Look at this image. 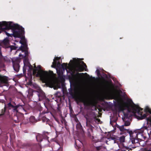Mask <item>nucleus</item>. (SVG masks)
<instances>
[{
    "label": "nucleus",
    "mask_w": 151,
    "mask_h": 151,
    "mask_svg": "<svg viewBox=\"0 0 151 151\" xmlns=\"http://www.w3.org/2000/svg\"><path fill=\"white\" fill-rule=\"evenodd\" d=\"M120 129L121 130L123 131V132H127V133H128L130 135V140L131 141L132 143L134 144H136L137 146L138 145L139 141L137 139L138 138V136L142 135V134H141L138 131L137 133L136 132H133L132 131L130 130L129 129H124L123 126H122Z\"/></svg>",
    "instance_id": "7"
},
{
    "label": "nucleus",
    "mask_w": 151,
    "mask_h": 151,
    "mask_svg": "<svg viewBox=\"0 0 151 151\" xmlns=\"http://www.w3.org/2000/svg\"><path fill=\"white\" fill-rule=\"evenodd\" d=\"M56 70H57V72L58 75H59V72L58 70V69H56Z\"/></svg>",
    "instance_id": "35"
},
{
    "label": "nucleus",
    "mask_w": 151,
    "mask_h": 151,
    "mask_svg": "<svg viewBox=\"0 0 151 151\" xmlns=\"http://www.w3.org/2000/svg\"><path fill=\"white\" fill-rule=\"evenodd\" d=\"M41 66L38 65L37 68L33 70V73L36 74V76H39L46 83L49 85L50 87L53 86L55 83V80L53 77V73L52 71H43L41 70Z\"/></svg>",
    "instance_id": "3"
},
{
    "label": "nucleus",
    "mask_w": 151,
    "mask_h": 151,
    "mask_svg": "<svg viewBox=\"0 0 151 151\" xmlns=\"http://www.w3.org/2000/svg\"><path fill=\"white\" fill-rule=\"evenodd\" d=\"M96 150L99 151L100 150L102 149V147L101 146L96 147Z\"/></svg>",
    "instance_id": "27"
},
{
    "label": "nucleus",
    "mask_w": 151,
    "mask_h": 151,
    "mask_svg": "<svg viewBox=\"0 0 151 151\" xmlns=\"http://www.w3.org/2000/svg\"><path fill=\"white\" fill-rule=\"evenodd\" d=\"M22 41L19 42L20 44H22V45L21 46V47L22 46V45H24V49L25 50H27V45L26 44V42H25V40H22Z\"/></svg>",
    "instance_id": "21"
},
{
    "label": "nucleus",
    "mask_w": 151,
    "mask_h": 151,
    "mask_svg": "<svg viewBox=\"0 0 151 151\" xmlns=\"http://www.w3.org/2000/svg\"><path fill=\"white\" fill-rule=\"evenodd\" d=\"M44 105H45V107L47 109L46 111L45 110V111H43L41 113H40L41 115L43 114H45L47 113H48L49 112V111H48V108H47V106H46V105H45V104H44Z\"/></svg>",
    "instance_id": "25"
},
{
    "label": "nucleus",
    "mask_w": 151,
    "mask_h": 151,
    "mask_svg": "<svg viewBox=\"0 0 151 151\" xmlns=\"http://www.w3.org/2000/svg\"><path fill=\"white\" fill-rule=\"evenodd\" d=\"M77 103L82 102L87 105H93L96 101V95H71Z\"/></svg>",
    "instance_id": "4"
},
{
    "label": "nucleus",
    "mask_w": 151,
    "mask_h": 151,
    "mask_svg": "<svg viewBox=\"0 0 151 151\" xmlns=\"http://www.w3.org/2000/svg\"><path fill=\"white\" fill-rule=\"evenodd\" d=\"M13 102L12 103L11 102H9L7 104L6 106V105L5 104L4 107V113L6 110L7 108H8L9 109H12V111L15 113H17L19 110L21 109H24V104L21 105L19 104L16 105V104L14 102V105L12 104Z\"/></svg>",
    "instance_id": "9"
},
{
    "label": "nucleus",
    "mask_w": 151,
    "mask_h": 151,
    "mask_svg": "<svg viewBox=\"0 0 151 151\" xmlns=\"http://www.w3.org/2000/svg\"><path fill=\"white\" fill-rule=\"evenodd\" d=\"M9 41L8 40V37H7L3 41V44L5 46V47L6 48L10 47L11 49V50L14 49L15 48H18V47L16 46H15V47L12 46H9Z\"/></svg>",
    "instance_id": "13"
},
{
    "label": "nucleus",
    "mask_w": 151,
    "mask_h": 151,
    "mask_svg": "<svg viewBox=\"0 0 151 151\" xmlns=\"http://www.w3.org/2000/svg\"><path fill=\"white\" fill-rule=\"evenodd\" d=\"M84 116L86 119V125L88 127H91V124L94 125L100 121L96 117L95 113L92 111H88Z\"/></svg>",
    "instance_id": "5"
},
{
    "label": "nucleus",
    "mask_w": 151,
    "mask_h": 151,
    "mask_svg": "<svg viewBox=\"0 0 151 151\" xmlns=\"http://www.w3.org/2000/svg\"><path fill=\"white\" fill-rule=\"evenodd\" d=\"M104 91L109 94H125V91L118 89L115 86L112 84L105 86L103 87Z\"/></svg>",
    "instance_id": "6"
},
{
    "label": "nucleus",
    "mask_w": 151,
    "mask_h": 151,
    "mask_svg": "<svg viewBox=\"0 0 151 151\" xmlns=\"http://www.w3.org/2000/svg\"><path fill=\"white\" fill-rule=\"evenodd\" d=\"M119 139H119V141L121 142H124L125 141V136H122L121 137H118Z\"/></svg>",
    "instance_id": "22"
},
{
    "label": "nucleus",
    "mask_w": 151,
    "mask_h": 151,
    "mask_svg": "<svg viewBox=\"0 0 151 151\" xmlns=\"http://www.w3.org/2000/svg\"><path fill=\"white\" fill-rule=\"evenodd\" d=\"M86 127L87 128L88 132L87 133L88 137L90 138L93 139L94 138L93 136V127L91 125V126L88 127L86 125Z\"/></svg>",
    "instance_id": "14"
},
{
    "label": "nucleus",
    "mask_w": 151,
    "mask_h": 151,
    "mask_svg": "<svg viewBox=\"0 0 151 151\" xmlns=\"http://www.w3.org/2000/svg\"><path fill=\"white\" fill-rule=\"evenodd\" d=\"M95 72L98 76L100 74V71L99 69H97Z\"/></svg>",
    "instance_id": "29"
},
{
    "label": "nucleus",
    "mask_w": 151,
    "mask_h": 151,
    "mask_svg": "<svg viewBox=\"0 0 151 151\" xmlns=\"http://www.w3.org/2000/svg\"><path fill=\"white\" fill-rule=\"evenodd\" d=\"M33 117H33L32 116V117H31V118H33Z\"/></svg>",
    "instance_id": "39"
},
{
    "label": "nucleus",
    "mask_w": 151,
    "mask_h": 151,
    "mask_svg": "<svg viewBox=\"0 0 151 151\" xmlns=\"http://www.w3.org/2000/svg\"><path fill=\"white\" fill-rule=\"evenodd\" d=\"M142 151H151V149L149 148H146L143 149Z\"/></svg>",
    "instance_id": "28"
},
{
    "label": "nucleus",
    "mask_w": 151,
    "mask_h": 151,
    "mask_svg": "<svg viewBox=\"0 0 151 151\" xmlns=\"http://www.w3.org/2000/svg\"><path fill=\"white\" fill-rule=\"evenodd\" d=\"M57 109L58 111H59V112H60V107H59L58 106V107L57 108Z\"/></svg>",
    "instance_id": "33"
},
{
    "label": "nucleus",
    "mask_w": 151,
    "mask_h": 151,
    "mask_svg": "<svg viewBox=\"0 0 151 151\" xmlns=\"http://www.w3.org/2000/svg\"><path fill=\"white\" fill-rule=\"evenodd\" d=\"M73 60L74 63H77L79 65L78 70L79 71H82L83 70H86V64L84 63L83 61H81L80 63L78 62L79 59L76 58H73Z\"/></svg>",
    "instance_id": "11"
},
{
    "label": "nucleus",
    "mask_w": 151,
    "mask_h": 151,
    "mask_svg": "<svg viewBox=\"0 0 151 151\" xmlns=\"http://www.w3.org/2000/svg\"><path fill=\"white\" fill-rule=\"evenodd\" d=\"M17 119V120H15L17 122H19L22 121L24 119V115L22 114H17L15 116Z\"/></svg>",
    "instance_id": "17"
},
{
    "label": "nucleus",
    "mask_w": 151,
    "mask_h": 151,
    "mask_svg": "<svg viewBox=\"0 0 151 151\" xmlns=\"http://www.w3.org/2000/svg\"><path fill=\"white\" fill-rule=\"evenodd\" d=\"M146 110L148 111L149 113L151 114V110L150 109L147 108H146Z\"/></svg>",
    "instance_id": "31"
},
{
    "label": "nucleus",
    "mask_w": 151,
    "mask_h": 151,
    "mask_svg": "<svg viewBox=\"0 0 151 151\" xmlns=\"http://www.w3.org/2000/svg\"><path fill=\"white\" fill-rule=\"evenodd\" d=\"M3 63L0 61V68H1L3 67Z\"/></svg>",
    "instance_id": "34"
},
{
    "label": "nucleus",
    "mask_w": 151,
    "mask_h": 151,
    "mask_svg": "<svg viewBox=\"0 0 151 151\" xmlns=\"http://www.w3.org/2000/svg\"><path fill=\"white\" fill-rule=\"evenodd\" d=\"M60 66L63 68V70H66L68 68V65L67 64L63 63V65H60V63L57 62V59L56 58L53 60V62H52V64L51 66L52 68H55V67L57 66L58 67Z\"/></svg>",
    "instance_id": "12"
},
{
    "label": "nucleus",
    "mask_w": 151,
    "mask_h": 151,
    "mask_svg": "<svg viewBox=\"0 0 151 151\" xmlns=\"http://www.w3.org/2000/svg\"><path fill=\"white\" fill-rule=\"evenodd\" d=\"M28 54V52L25 51L24 52V54H22L20 53L19 55V57H22V58H24L26 56H27Z\"/></svg>",
    "instance_id": "24"
},
{
    "label": "nucleus",
    "mask_w": 151,
    "mask_h": 151,
    "mask_svg": "<svg viewBox=\"0 0 151 151\" xmlns=\"http://www.w3.org/2000/svg\"><path fill=\"white\" fill-rule=\"evenodd\" d=\"M5 101L4 100L0 99V103H4Z\"/></svg>",
    "instance_id": "32"
},
{
    "label": "nucleus",
    "mask_w": 151,
    "mask_h": 151,
    "mask_svg": "<svg viewBox=\"0 0 151 151\" xmlns=\"http://www.w3.org/2000/svg\"><path fill=\"white\" fill-rule=\"evenodd\" d=\"M42 120L43 122H45L46 124H48L50 126L51 125V123L50 120L47 118L45 117H42Z\"/></svg>",
    "instance_id": "19"
},
{
    "label": "nucleus",
    "mask_w": 151,
    "mask_h": 151,
    "mask_svg": "<svg viewBox=\"0 0 151 151\" xmlns=\"http://www.w3.org/2000/svg\"><path fill=\"white\" fill-rule=\"evenodd\" d=\"M36 139L38 142H41L42 141V135L38 133L36 136Z\"/></svg>",
    "instance_id": "20"
},
{
    "label": "nucleus",
    "mask_w": 151,
    "mask_h": 151,
    "mask_svg": "<svg viewBox=\"0 0 151 151\" xmlns=\"http://www.w3.org/2000/svg\"><path fill=\"white\" fill-rule=\"evenodd\" d=\"M144 115H145V116L143 119H146L147 124L149 122H150V123L148 124L147 126H145V124H144L143 127L139 129L138 131L142 134L144 130L146 129L147 131L149 137H151V116L147 113L143 114H142V116H144Z\"/></svg>",
    "instance_id": "8"
},
{
    "label": "nucleus",
    "mask_w": 151,
    "mask_h": 151,
    "mask_svg": "<svg viewBox=\"0 0 151 151\" xmlns=\"http://www.w3.org/2000/svg\"><path fill=\"white\" fill-rule=\"evenodd\" d=\"M34 68H35V69L37 68H36V65H34Z\"/></svg>",
    "instance_id": "36"
},
{
    "label": "nucleus",
    "mask_w": 151,
    "mask_h": 151,
    "mask_svg": "<svg viewBox=\"0 0 151 151\" xmlns=\"http://www.w3.org/2000/svg\"><path fill=\"white\" fill-rule=\"evenodd\" d=\"M12 62L14 70L16 72L18 71L19 68L20 58L18 57L14 58L12 59Z\"/></svg>",
    "instance_id": "10"
},
{
    "label": "nucleus",
    "mask_w": 151,
    "mask_h": 151,
    "mask_svg": "<svg viewBox=\"0 0 151 151\" xmlns=\"http://www.w3.org/2000/svg\"><path fill=\"white\" fill-rule=\"evenodd\" d=\"M28 93L29 94H32L34 93L36 94H43V92L41 90L39 91V92L36 91H33L32 89H29L28 90Z\"/></svg>",
    "instance_id": "16"
},
{
    "label": "nucleus",
    "mask_w": 151,
    "mask_h": 151,
    "mask_svg": "<svg viewBox=\"0 0 151 151\" xmlns=\"http://www.w3.org/2000/svg\"><path fill=\"white\" fill-rule=\"evenodd\" d=\"M58 97L59 98H60V100L61 101L62 100V98L64 100V96L65 95H58Z\"/></svg>",
    "instance_id": "26"
},
{
    "label": "nucleus",
    "mask_w": 151,
    "mask_h": 151,
    "mask_svg": "<svg viewBox=\"0 0 151 151\" xmlns=\"http://www.w3.org/2000/svg\"><path fill=\"white\" fill-rule=\"evenodd\" d=\"M78 125H79V127H82V126H81V124Z\"/></svg>",
    "instance_id": "37"
},
{
    "label": "nucleus",
    "mask_w": 151,
    "mask_h": 151,
    "mask_svg": "<svg viewBox=\"0 0 151 151\" xmlns=\"http://www.w3.org/2000/svg\"><path fill=\"white\" fill-rule=\"evenodd\" d=\"M121 150V151H129L128 148H126V150H125L124 148H122Z\"/></svg>",
    "instance_id": "30"
},
{
    "label": "nucleus",
    "mask_w": 151,
    "mask_h": 151,
    "mask_svg": "<svg viewBox=\"0 0 151 151\" xmlns=\"http://www.w3.org/2000/svg\"><path fill=\"white\" fill-rule=\"evenodd\" d=\"M116 138L113 137H111L109 138L106 141V143L107 144H109V143L113 142L115 143Z\"/></svg>",
    "instance_id": "18"
},
{
    "label": "nucleus",
    "mask_w": 151,
    "mask_h": 151,
    "mask_svg": "<svg viewBox=\"0 0 151 151\" xmlns=\"http://www.w3.org/2000/svg\"><path fill=\"white\" fill-rule=\"evenodd\" d=\"M69 108H70V107H69ZM71 109V107L70 108V109Z\"/></svg>",
    "instance_id": "41"
},
{
    "label": "nucleus",
    "mask_w": 151,
    "mask_h": 151,
    "mask_svg": "<svg viewBox=\"0 0 151 151\" xmlns=\"http://www.w3.org/2000/svg\"><path fill=\"white\" fill-rule=\"evenodd\" d=\"M0 29L2 30L9 29L8 30L9 32L10 31H12V33L5 32V34L8 37L13 36L14 37H19L24 32V29L22 27L10 22H0Z\"/></svg>",
    "instance_id": "2"
},
{
    "label": "nucleus",
    "mask_w": 151,
    "mask_h": 151,
    "mask_svg": "<svg viewBox=\"0 0 151 151\" xmlns=\"http://www.w3.org/2000/svg\"><path fill=\"white\" fill-rule=\"evenodd\" d=\"M75 145H76V142H75Z\"/></svg>",
    "instance_id": "40"
},
{
    "label": "nucleus",
    "mask_w": 151,
    "mask_h": 151,
    "mask_svg": "<svg viewBox=\"0 0 151 151\" xmlns=\"http://www.w3.org/2000/svg\"><path fill=\"white\" fill-rule=\"evenodd\" d=\"M41 95H38V97H40V96H41Z\"/></svg>",
    "instance_id": "38"
},
{
    "label": "nucleus",
    "mask_w": 151,
    "mask_h": 151,
    "mask_svg": "<svg viewBox=\"0 0 151 151\" xmlns=\"http://www.w3.org/2000/svg\"><path fill=\"white\" fill-rule=\"evenodd\" d=\"M74 81L75 84H79L81 83L80 80L78 78H75Z\"/></svg>",
    "instance_id": "23"
},
{
    "label": "nucleus",
    "mask_w": 151,
    "mask_h": 151,
    "mask_svg": "<svg viewBox=\"0 0 151 151\" xmlns=\"http://www.w3.org/2000/svg\"><path fill=\"white\" fill-rule=\"evenodd\" d=\"M8 80L7 78L3 77L1 79L0 82V86L2 87L4 86H6L8 84Z\"/></svg>",
    "instance_id": "15"
},
{
    "label": "nucleus",
    "mask_w": 151,
    "mask_h": 151,
    "mask_svg": "<svg viewBox=\"0 0 151 151\" xmlns=\"http://www.w3.org/2000/svg\"><path fill=\"white\" fill-rule=\"evenodd\" d=\"M113 96L114 106L122 110L124 117H122V119L124 122V124L121 126L117 127L121 131L120 134H122L127 132H123V131L121 130L120 128L122 126H128L130 125V123L128 121V117L130 116L129 113L130 112L133 114V115L138 119H143L145 117V115L142 116V112L141 111L142 109L139 106L134 104L132 100L130 99L126 98L125 95H111Z\"/></svg>",
    "instance_id": "1"
}]
</instances>
